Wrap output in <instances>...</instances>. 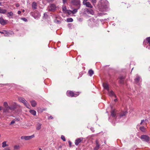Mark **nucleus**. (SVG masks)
Here are the masks:
<instances>
[{"label": "nucleus", "instance_id": "dca6fc26", "mask_svg": "<svg viewBox=\"0 0 150 150\" xmlns=\"http://www.w3.org/2000/svg\"><path fill=\"white\" fill-rule=\"evenodd\" d=\"M32 8L34 9L37 8V3L35 2H33L32 4Z\"/></svg>", "mask_w": 150, "mask_h": 150}, {"label": "nucleus", "instance_id": "2f4dec72", "mask_svg": "<svg viewBox=\"0 0 150 150\" xmlns=\"http://www.w3.org/2000/svg\"><path fill=\"white\" fill-rule=\"evenodd\" d=\"M140 130L143 132L145 131V128L144 127H141L139 128Z\"/></svg>", "mask_w": 150, "mask_h": 150}, {"label": "nucleus", "instance_id": "39448f33", "mask_svg": "<svg viewBox=\"0 0 150 150\" xmlns=\"http://www.w3.org/2000/svg\"><path fill=\"white\" fill-rule=\"evenodd\" d=\"M140 138L142 140V141L146 142H148L149 140V137L146 135H142L141 136Z\"/></svg>", "mask_w": 150, "mask_h": 150}, {"label": "nucleus", "instance_id": "37998d69", "mask_svg": "<svg viewBox=\"0 0 150 150\" xmlns=\"http://www.w3.org/2000/svg\"><path fill=\"white\" fill-rule=\"evenodd\" d=\"M91 2L93 3H96L97 0H90Z\"/></svg>", "mask_w": 150, "mask_h": 150}, {"label": "nucleus", "instance_id": "393cba45", "mask_svg": "<svg viewBox=\"0 0 150 150\" xmlns=\"http://www.w3.org/2000/svg\"><path fill=\"white\" fill-rule=\"evenodd\" d=\"M74 9L72 11H70L71 13L73 14H74L76 13L78 9Z\"/></svg>", "mask_w": 150, "mask_h": 150}, {"label": "nucleus", "instance_id": "3c124183", "mask_svg": "<svg viewBox=\"0 0 150 150\" xmlns=\"http://www.w3.org/2000/svg\"><path fill=\"white\" fill-rule=\"evenodd\" d=\"M18 13L19 14H20L21 13V11H19L18 12Z\"/></svg>", "mask_w": 150, "mask_h": 150}, {"label": "nucleus", "instance_id": "72a5a7b5", "mask_svg": "<svg viewBox=\"0 0 150 150\" xmlns=\"http://www.w3.org/2000/svg\"><path fill=\"white\" fill-rule=\"evenodd\" d=\"M4 107H6L7 106H8V103L6 102H4Z\"/></svg>", "mask_w": 150, "mask_h": 150}, {"label": "nucleus", "instance_id": "4468645a", "mask_svg": "<svg viewBox=\"0 0 150 150\" xmlns=\"http://www.w3.org/2000/svg\"><path fill=\"white\" fill-rule=\"evenodd\" d=\"M108 95L110 96H115V97H116V96L115 95L114 93L112 91H110L109 90V91H108Z\"/></svg>", "mask_w": 150, "mask_h": 150}, {"label": "nucleus", "instance_id": "f3484780", "mask_svg": "<svg viewBox=\"0 0 150 150\" xmlns=\"http://www.w3.org/2000/svg\"><path fill=\"white\" fill-rule=\"evenodd\" d=\"M18 100L21 102L23 103L26 101V100L25 99L21 97H19L18 98Z\"/></svg>", "mask_w": 150, "mask_h": 150}, {"label": "nucleus", "instance_id": "c03bdc74", "mask_svg": "<svg viewBox=\"0 0 150 150\" xmlns=\"http://www.w3.org/2000/svg\"><path fill=\"white\" fill-rule=\"evenodd\" d=\"M67 0H62V2L64 4L67 2Z\"/></svg>", "mask_w": 150, "mask_h": 150}, {"label": "nucleus", "instance_id": "c9c22d12", "mask_svg": "<svg viewBox=\"0 0 150 150\" xmlns=\"http://www.w3.org/2000/svg\"><path fill=\"white\" fill-rule=\"evenodd\" d=\"M8 14H9V15L8 16V17L9 16H13V13L11 12H8Z\"/></svg>", "mask_w": 150, "mask_h": 150}, {"label": "nucleus", "instance_id": "412c9836", "mask_svg": "<svg viewBox=\"0 0 150 150\" xmlns=\"http://www.w3.org/2000/svg\"><path fill=\"white\" fill-rule=\"evenodd\" d=\"M88 74L89 76H91L94 74L93 71L92 69H90L88 71Z\"/></svg>", "mask_w": 150, "mask_h": 150}, {"label": "nucleus", "instance_id": "b1692460", "mask_svg": "<svg viewBox=\"0 0 150 150\" xmlns=\"http://www.w3.org/2000/svg\"><path fill=\"white\" fill-rule=\"evenodd\" d=\"M31 105L33 107H35L36 104V103L35 101L33 100L30 102Z\"/></svg>", "mask_w": 150, "mask_h": 150}, {"label": "nucleus", "instance_id": "ea45409f", "mask_svg": "<svg viewBox=\"0 0 150 150\" xmlns=\"http://www.w3.org/2000/svg\"><path fill=\"white\" fill-rule=\"evenodd\" d=\"M55 22L57 23H60V21H59L57 20H55Z\"/></svg>", "mask_w": 150, "mask_h": 150}, {"label": "nucleus", "instance_id": "473e14b6", "mask_svg": "<svg viewBox=\"0 0 150 150\" xmlns=\"http://www.w3.org/2000/svg\"><path fill=\"white\" fill-rule=\"evenodd\" d=\"M124 78L123 76H121L120 77V82L121 83H123V79H124Z\"/></svg>", "mask_w": 150, "mask_h": 150}, {"label": "nucleus", "instance_id": "bb28decb", "mask_svg": "<svg viewBox=\"0 0 150 150\" xmlns=\"http://www.w3.org/2000/svg\"><path fill=\"white\" fill-rule=\"evenodd\" d=\"M0 33H1L4 34L5 35V36H7L6 35L7 34V32L6 30H3L2 31H0Z\"/></svg>", "mask_w": 150, "mask_h": 150}, {"label": "nucleus", "instance_id": "7c9ffc66", "mask_svg": "<svg viewBox=\"0 0 150 150\" xmlns=\"http://www.w3.org/2000/svg\"><path fill=\"white\" fill-rule=\"evenodd\" d=\"M62 9L63 11L66 12L67 10V8L66 6H63L62 7Z\"/></svg>", "mask_w": 150, "mask_h": 150}, {"label": "nucleus", "instance_id": "e433bc0d", "mask_svg": "<svg viewBox=\"0 0 150 150\" xmlns=\"http://www.w3.org/2000/svg\"><path fill=\"white\" fill-rule=\"evenodd\" d=\"M44 110V109H42L41 108L38 109V112H42Z\"/></svg>", "mask_w": 150, "mask_h": 150}, {"label": "nucleus", "instance_id": "a19ab883", "mask_svg": "<svg viewBox=\"0 0 150 150\" xmlns=\"http://www.w3.org/2000/svg\"><path fill=\"white\" fill-rule=\"evenodd\" d=\"M3 150H11L9 147H6Z\"/></svg>", "mask_w": 150, "mask_h": 150}, {"label": "nucleus", "instance_id": "1a4fd4ad", "mask_svg": "<svg viewBox=\"0 0 150 150\" xmlns=\"http://www.w3.org/2000/svg\"><path fill=\"white\" fill-rule=\"evenodd\" d=\"M142 81V79L139 76H137V77L134 79L135 82L137 84H139V82Z\"/></svg>", "mask_w": 150, "mask_h": 150}, {"label": "nucleus", "instance_id": "a878e982", "mask_svg": "<svg viewBox=\"0 0 150 150\" xmlns=\"http://www.w3.org/2000/svg\"><path fill=\"white\" fill-rule=\"evenodd\" d=\"M127 112L126 111H124L122 112L120 115V117H122L125 116L127 113Z\"/></svg>", "mask_w": 150, "mask_h": 150}, {"label": "nucleus", "instance_id": "c85d7f7f", "mask_svg": "<svg viewBox=\"0 0 150 150\" xmlns=\"http://www.w3.org/2000/svg\"><path fill=\"white\" fill-rule=\"evenodd\" d=\"M73 21V19L71 18H69L67 19V21L68 22H72Z\"/></svg>", "mask_w": 150, "mask_h": 150}, {"label": "nucleus", "instance_id": "f257e3e1", "mask_svg": "<svg viewBox=\"0 0 150 150\" xmlns=\"http://www.w3.org/2000/svg\"><path fill=\"white\" fill-rule=\"evenodd\" d=\"M101 6L100 7V11H105L109 6V2L106 0H101Z\"/></svg>", "mask_w": 150, "mask_h": 150}, {"label": "nucleus", "instance_id": "6ab92c4d", "mask_svg": "<svg viewBox=\"0 0 150 150\" xmlns=\"http://www.w3.org/2000/svg\"><path fill=\"white\" fill-rule=\"evenodd\" d=\"M24 105L28 108L30 109V106L27 102L26 100V101L24 102L23 103Z\"/></svg>", "mask_w": 150, "mask_h": 150}, {"label": "nucleus", "instance_id": "603ef678", "mask_svg": "<svg viewBox=\"0 0 150 150\" xmlns=\"http://www.w3.org/2000/svg\"><path fill=\"white\" fill-rule=\"evenodd\" d=\"M3 109V107L1 106L0 107V111Z\"/></svg>", "mask_w": 150, "mask_h": 150}, {"label": "nucleus", "instance_id": "5701e85b", "mask_svg": "<svg viewBox=\"0 0 150 150\" xmlns=\"http://www.w3.org/2000/svg\"><path fill=\"white\" fill-rule=\"evenodd\" d=\"M6 142L4 141L2 143V147L3 148H4L5 147L8 146V145L6 144Z\"/></svg>", "mask_w": 150, "mask_h": 150}, {"label": "nucleus", "instance_id": "864d4df0", "mask_svg": "<svg viewBox=\"0 0 150 150\" xmlns=\"http://www.w3.org/2000/svg\"><path fill=\"white\" fill-rule=\"evenodd\" d=\"M16 6L17 7H18L19 6V5L18 4H16Z\"/></svg>", "mask_w": 150, "mask_h": 150}, {"label": "nucleus", "instance_id": "4be33fe9", "mask_svg": "<svg viewBox=\"0 0 150 150\" xmlns=\"http://www.w3.org/2000/svg\"><path fill=\"white\" fill-rule=\"evenodd\" d=\"M29 112L33 115H35L36 114V112L35 111L33 110H29Z\"/></svg>", "mask_w": 150, "mask_h": 150}, {"label": "nucleus", "instance_id": "4d7b16f0", "mask_svg": "<svg viewBox=\"0 0 150 150\" xmlns=\"http://www.w3.org/2000/svg\"><path fill=\"white\" fill-rule=\"evenodd\" d=\"M14 104L15 105H16V103H14Z\"/></svg>", "mask_w": 150, "mask_h": 150}, {"label": "nucleus", "instance_id": "7ed1b4c3", "mask_svg": "<svg viewBox=\"0 0 150 150\" xmlns=\"http://www.w3.org/2000/svg\"><path fill=\"white\" fill-rule=\"evenodd\" d=\"M16 108V107L14 105L13 106H7L5 107L3 110V111L4 112H10L9 110H13Z\"/></svg>", "mask_w": 150, "mask_h": 150}, {"label": "nucleus", "instance_id": "a18cd8bd", "mask_svg": "<svg viewBox=\"0 0 150 150\" xmlns=\"http://www.w3.org/2000/svg\"><path fill=\"white\" fill-rule=\"evenodd\" d=\"M41 125V124H39V125H38V130L40 129V126Z\"/></svg>", "mask_w": 150, "mask_h": 150}, {"label": "nucleus", "instance_id": "79ce46f5", "mask_svg": "<svg viewBox=\"0 0 150 150\" xmlns=\"http://www.w3.org/2000/svg\"><path fill=\"white\" fill-rule=\"evenodd\" d=\"M15 123V121L14 120H13L11 121V123L10 124V125H12L14 123Z\"/></svg>", "mask_w": 150, "mask_h": 150}, {"label": "nucleus", "instance_id": "f03ea898", "mask_svg": "<svg viewBox=\"0 0 150 150\" xmlns=\"http://www.w3.org/2000/svg\"><path fill=\"white\" fill-rule=\"evenodd\" d=\"M66 94L68 96L71 97H76L79 95V92L74 93L71 91H67Z\"/></svg>", "mask_w": 150, "mask_h": 150}, {"label": "nucleus", "instance_id": "423d86ee", "mask_svg": "<svg viewBox=\"0 0 150 150\" xmlns=\"http://www.w3.org/2000/svg\"><path fill=\"white\" fill-rule=\"evenodd\" d=\"M71 3L73 5L79 6L78 8H80V1L79 0H73L71 1Z\"/></svg>", "mask_w": 150, "mask_h": 150}, {"label": "nucleus", "instance_id": "49530a36", "mask_svg": "<svg viewBox=\"0 0 150 150\" xmlns=\"http://www.w3.org/2000/svg\"><path fill=\"white\" fill-rule=\"evenodd\" d=\"M48 119H53V117L52 116H50L48 117Z\"/></svg>", "mask_w": 150, "mask_h": 150}, {"label": "nucleus", "instance_id": "bf43d9fd", "mask_svg": "<svg viewBox=\"0 0 150 150\" xmlns=\"http://www.w3.org/2000/svg\"><path fill=\"white\" fill-rule=\"evenodd\" d=\"M148 38H150V37H148Z\"/></svg>", "mask_w": 150, "mask_h": 150}, {"label": "nucleus", "instance_id": "f704fd0d", "mask_svg": "<svg viewBox=\"0 0 150 150\" xmlns=\"http://www.w3.org/2000/svg\"><path fill=\"white\" fill-rule=\"evenodd\" d=\"M61 138L64 141H66L65 137L64 136L62 135L61 136Z\"/></svg>", "mask_w": 150, "mask_h": 150}, {"label": "nucleus", "instance_id": "ddd939ff", "mask_svg": "<svg viewBox=\"0 0 150 150\" xmlns=\"http://www.w3.org/2000/svg\"><path fill=\"white\" fill-rule=\"evenodd\" d=\"M103 87L104 89L106 90L107 91H109V88L108 85L105 83H103Z\"/></svg>", "mask_w": 150, "mask_h": 150}, {"label": "nucleus", "instance_id": "09e8293b", "mask_svg": "<svg viewBox=\"0 0 150 150\" xmlns=\"http://www.w3.org/2000/svg\"><path fill=\"white\" fill-rule=\"evenodd\" d=\"M69 144L70 146H71V142L70 141H69Z\"/></svg>", "mask_w": 150, "mask_h": 150}, {"label": "nucleus", "instance_id": "4c0bfd02", "mask_svg": "<svg viewBox=\"0 0 150 150\" xmlns=\"http://www.w3.org/2000/svg\"><path fill=\"white\" fill-rule=\"evenodd\" d=\"M146 40L150 45V38H146Z\"/></svg>", "mask_w": 150, "mask_h": 150}, {"label": "nucleus", "instance_id": "0eeeda50", "mask_svg": "<svg viewBox=\"0 0 150 150\" xmlns=\"http://www.w3.org/2000/svg\"><path fill=\"white\" fill-rule=\"evenodd\" d=\"M7 21V20H4L2 17L0 18V23L2 25H4L6 24Z\"/></svg>", "mask_w": 150, "mask_h": 150}, {"label": "nucleus", "instance_id": "20e7f679", "mask_svg": "<svg viewBox=\"0 0 150 150\" xmlns=\"http://www.w3.org/2000/svg\"><path fill=\"white\" fill-rule=\"evenodd\" d=\"M35 137L34 134L30 136H21V139H24L25 140H28L31 139Z\"/></svg>", "mask_w": 150, "mask_h": 150}, {"label": "nucleus", "instance_id": "13d9d810", "mask_svg": "<svg viewBox=\"0 0 150 150\" xmlns=\"http://www.w3.org/2000/svg\"><path fill=\"white\" fill-rule=\"evenodd\" d=\"M133 69V68H132V70Z\"/></svg>", "mask_w": 150, "mask_h": 150}, {"label": "nucleus", "instance_id": "9d476101", "mask_svg": "<svg viewBox=\"0 0 150 150\" xmlns=\"http://www.w3.org/2000/svg\"><path fill=\"white\" fill-rule=\"evenodd\" d=\"M56 8L54 4H52L48 7L49 10L51 11H54Z\"/></svg>", "mask_w": 150, "mask_h": 150}, {"label": "nucleus", "instance_id": "58836bf2", "mask_svg": "<svg viewBox=\"0 0 150 150\" xmlns=\"http://www.w3.org/2000/svg\"><path fill=\"white\" fill-rule=\"evenodd\" d=\"M21 20L25 22L27 21V19L25 18H21Z\"/></svg>", "mask_w": 150, "mask_h": 150}, {"label": "nucleus", "instance_id": "cd10ccee", "mask_svg": "<svg viewBox=\"0 0 150 150\" xmlns=\"http://www.w3.org/2000/svg\"><path fill=\"white\" fill-rule=\"evenodd\" d=\"M111 115L113 117L115 116L116 114L115 113V110H112V111L111 112Z\"/></svg>", "mask_w": 150, "mask_h": 150}, {"label": "nucleus", "instance_id": "6e6d98bb", "mask_svg": "<svg viewBox=\"0 0 150 150\" xmlns=\"http://www.w3.org/2000/svg\"><path fill=\"white\" fill-rule=\"evenodd\" d=\"M117 99H115L114 100V101H115V102H116L117 101Z\"/></svg>", "mask_w": 150, "mask_h": 150}, {"label": "nucleus", "instance_id": "9b49d317", "mask_svg": "<svg viewBox=\"0 0 150 150\" xmlns=\"http://www.w3.org/2000/svg\"><path fill=\"white\" fill-rule=\"evenodd\" d=\"M86 11L88 14H91L92 15L94 14L93 11L91 8H87L86 10Z\"/></svg>", "mask_w": 150, "mask_h": 150}, {"label": "nucleus", "instance_id": "2eb2a0df", "mask_svg": "<svg viewBox=\"0 0 150 150\" xmlns=\"http://www.w3.org/2000/svg\"><path fill=\"white\" fill-rule=\"evenodd\" d=\"M84 5H85L87 7L92 8L93 7L92 6L91 4L89 2H87L83 4Z\"/></svg>", "mask_w": 150, "mask_h": 150}, {"label": "nucleus", "instance_id": "c756f323", "mask_svg": "<svg viewBox=\"0 0 150 150\" xmlns=\"http://www.w3.org/2000/svg\"><path fill=\"white\" fill-rule=\"evenodd\" d=\"M20 146L18 145H15L13 146V149L14 150H18L19 149Z\"/></svg>", "mask_w": 150, "mask_h": 150}, {"label": "nucleus", "instance_id": "6e6552de", "mask_svg": "<svg viewBox=\"0 0 150 150\" xmlns=\"http://www.w3.org/2000/svg\"><path fill=\"white\" fill-rule=\"evenodd\" d=\"M83 139V138L82 137L76 139L75 142V144L76 146L78 145L81 142Z\"/></svg>", "mask_w": 150, "mask_h": 150}, {"label": "nucleus", "instance_id": "de8ad7c7", "mask_svg": "<svg viewBox=\"0 0 150 150\" xmlns=\"http://www.w3.org/2000/svg\"><path fill=\"white\" fill-rule=\"evenodd\" d=\"M88 0H83V4H84L85 3H86L87 2V1Z\"/></svg>", "mask_w": 150, "mask_h": 150}, {"label": "nucleus", "instance_id": "5fc2aeb1", "mask_svg": "<svg viewBox=\"0 0 150 150\" xmlns=\"http://www.w3.org/2000/svg\"><path fill=\"white\" fill-rule=\"evenodd\" d=\"M0 6H2V3L1 2H0Z\"/></svg>", "mask_w": 150, "mask_h": 150}, {"label": "nucleus", "instance_id": "f8f14e48", "mask_svg": "<svg viewBox=\"0 0 150 150\" xmlns=\"http://www.w3.org/2000/svg\"><path fill=\"white\" fill-rule=\"evenodd\" d=\"M96 146L94 149V150H98L99 149L100 145L99 144L98 140H97L96 141Z\"/></svg>", "mask_w": 150, "mask_h": 150}, {"label": "nucleus", "instance_id": "8fccbe9b", "mask_svg": "<svg viewBox=\"0 0 150 150\" xmlns=\"http://www.w3.org/2000/svg\"><path fill=\"white\" fill-rule=\"evenodd\" d=\"M144 120H141V123H140V124H141V125H142V123H143V122H144Z\"/></svg>", "mask_w": 150, "mask_h": 150}, {"label": "nucleus", "instance_id": "aec40b11", "mask_svg": "<svg viewBox=\"0 0 150 150\" xmlns=\"http://www.w3.org/2000/svg\"><path fill=\"white\" fill-rule=\"evenodd\" d=\"M7 10L5 9H3L0 7V13L4 14L6 12Z\"/></svg>", "mask_w": 150, "mask_h": 150}, {"label": "nucleus", "instance_id": "a211bd4d", "mask_svg": "<svg viewBox=\"0 0 150 150\" xmlns=\"http://www.w3.org/2000/svg\"><path fill=\"white\" fill-rule=\"evenodd\" d=\"M32 16L35 18L37 19L38 17V13L36 12H32Z\"/></svg>", "mask_w": 150, "mask_h": 150}]
</instances>
